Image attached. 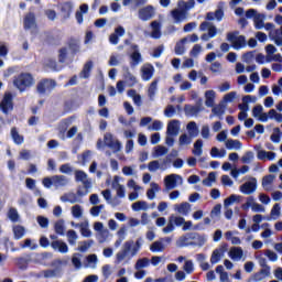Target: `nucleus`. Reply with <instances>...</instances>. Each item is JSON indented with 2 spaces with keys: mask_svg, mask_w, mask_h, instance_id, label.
Listing matches in <instances>:
<instances>
[{
  "mask_svg": "<svg viewBox=\"0 0 282 282\" xmlns=\"http://www.w3.org/2000/svg\"><path fill=\"white\" fill-rule=\"evenodd\" d=\"M24 30H32V28H34V25H36V15L34 14V12H29L25 17H24Z\"/></svg>",
  "mask_w": 282,
  "mask_h": 282,
  "instance_id": "ddd939ff",
  "label": "nucleus"
},
{
  "mask_svg": "<svg viewBox=\"0 0 282 282\" xmlns=\"http://www.w3.org/2000/svg\"><path fill=\"white\" fill-rule=\"evenodd\" d=\"M242 144L241 141L239 140H235V139H228L226 141V149H228L229 151H232V149H236L237 151H239V149H241Z\"/></svg>",
  "mask_w": 282,
  "mask_h": 282,
  "instance_id": "7c9ffc66",
  "label": "nucleus"
},
{
  "mask_svg": "<svg viewBox=\"0 0 282 282\" xmlns=\"http://www.w3.org/2000/svg\"><path fill=\"white\" fill-rule=\"evenodd\" d=\"M183 270H184V272H186V274H193V272H195V267L193 265V260L185 261V263L183 265Z\"/></svg>",
  "mask_w": 282,
  "mask_h": 282,
  "instance_id": "09e8293b",
  "label": "nucleus"
},
{
  "mask_svg": "<svg viewBox=\"0 0 282 282\" xmlns=\"http://www.w3.org/2000/svg\"><path fill=\"white\" fill-rule=\"evenodd\" d=\"M131 63H130V67H135L138 65H140V63H142V54H140V51H134L131 55Z\"/></svg>",
  "mask_w": 282,
  "mask_h": 282,
  "instance_id": "c756f323",
  "label": "nucleus"
},
{
  "mask_svg": "<svg viewBox=\"0 0 282 282\" xmlns=\"http://www.w3.org/2000/svg\"><path fill=\"white\" fill-rule=\"evenodd\" d=\"M226 252V249H215L210 257V263L212 265H215V263H219L221 261V254Z\"/></svg>",
  "mask_w": 282,
  "mask_h": 282,
  "instance_id": "bb28decb",
  "label": "nucleus"
},
{
  "mask_svg": "<svg viewBox=\"0 0 282 282\" xmlns=\"http://www.w3.org/2000/svg\"><path fill=\"white\" fill-rule=\"evenodd\" d=\"M32 261V258L30 254H25L24 258H17L15 263L20 270H25L29 265L30 262Z\"/></svg>",
  "mask_w": 282,
  "mask_h": 282,
  "instance_id": "aec40b11",
  "label": "nucleus"
},
{
  "mask_svg": "<svg viewBox=\"0 0 282 282\" xmlns=\"http://www.w3.org/2000/svg\"><path fill=\"white\" fill-rule=\"evenodd\" d=\"M170 219H172V223L174 224V226H184V217L182 216H170Z\"/></svg>",
  "mask_w": 282,
  "mask_h": 282,
  "instance_id": "e2e57ef3",
  "label": "nucleus"
},
{
  "mask_svg": "<svg viewBox=\"0 0 282 282\" xmlns=\"http://www.w3.org/2000/svg\"><path fill=\"white\" fill-rule=\"evenodd\" d=\"M72 215L75 217V219H79V217H83V208L80 205H74L72 207Z\"/></svg>",
  "mask_w": 282,
  "mask_h": 282,
  "instance_id": "603ef678",
  "label": "nucleus"
},
{
  "mask_svg": "<svg viewBox=\"0 0 282 282\" xmlns=\"http://www.w3.org/2000/svg\"><path fill=\"white\" fill-rule=\"evenodd\" d=\"M227 41L231 44L234 50H241V47H246V36L239 35V31L227 33Z\"/></svg>",
  "mask_w": 282,
  "mask_h": 282,
  "instance_id": "f03ea898",
  "label": "nucleus"
},
{
  "mask_svg": "<svg viewBox=\"0 0 282 282\" xmlns=\"http://www.w3.org/2000/svg\"><path fill=\"white\" fill-rule=\"evenodd\" d=\"M150 250H151V252H163L164 251V243H162L161 241H154L150 246Z\"/></svg>",
  "mask_w": 282,
  "mask_h": 282,
  "instance_id": "a18cd8bd",
  "label": "nucleus"
},
{
  "mask_svg": "<svg viewBox=\"0 0 282 282\" xmlns=\"http://www.w3.org/2000/svg\"><path fill=\"white\" fill-rule=\"evenodd\" d=\"M104 142L106 147H108V149H111L113 151V153H118L122 149V143H120V141L118 140H113V134L109 132L105 134Z\"/></svg>",
  "mask_w": 282,
  "mask_h": 282,
  "instance_id": "39448f33",
  "label": "nucleus"
},
{
  "mask_svg": "<svg viewBox=\"0 0 282 282\" xmlns=\"http://www.w3.org/2000/svg\"><path fill=\"white\" fill-rule=\"evenodd\" d=\"M235 98H237V93L230 91L224 96V102H232V100H235Z\"/></svg>",
  "mask_w": 282,
  "mask_h": 282,
  "instance_id": "774afa93",
  "label": "nucleus"
},
{
  "mask_svg": "<svg viewBox=\"0 0 282 282\" xmlns=\"http://www.w3.org/2000/svg\"><path fill=\"white\" fill-rule=\"evenodd\" d=\"M204 108L202 107V102H197L195 106L191 104H186L184 106V113L187 118H193L195 116H199Z\"/></svg>",
  "mask_w": 282,
  "mask_h": 282,
  "instance_id": "423d86ee",
  "label": "nucleus"
},
{
  "mask_svg": "<svg viewBox=\"0 0 282 282\" xmlns=\"http://www.w3.org/2000/svg\"><path fill=\"white\" fill-rule=\"evenodd\" d=\"M93 67H94V62L88 61V62L84 65V67H83V69H82L80 77H82V78H89V76H90V74H91Z\"/></svg>",
  "mask_w": 282,
  "mask_h": 282,
  "instance_id": "c85d7f7f",
  "label": "nucleus"
},
{
  "mask_svg": "<svg viewBox=\"0 0 282 282\" xmlns=\"http://www.w3.org/2000/svg\"><path fill=\"white\" fill-rule=\"evenodd\" d=\"M117 186V197L120 199L124 198L127 196V191L124 189V185H120L119 177L115 176L112 182V188H116Z\"/></svg>",
  "mask_w": 282,
  "mask_h": 282,
  "instance_id": "dca6fc26",
  "label": "nucleus"
},
{
  "mask_svg": "<svg viewBox=\"0 0 282 282\" xmlns=\"http://www.w3.org/2000/svg\"><path fill=\"white\" fill-rule=\"evenodd\" d=\"M53 186L56 188L61 186H67V176L65 175H54L53 176Z\"/></svg>",
  "mask_w": 282,
  "mask_h": 282,
  "instance_id": "a878e982",
  "label": "nucleus"
},
{
  "mask_svg": "<svg viewBox=\"0 0 282 282\" xmlns=\"http://www.w3.org/2000/svg\"><path fill=\"white\" fill-rule=\"evenodd\" d=\"M258 160H269V162H272L274 158H276V153L274 152H268L265 150H259L257 153Z\"/></svg>",
  "mask_w": 282,
  "mask_h": 282,
  "instance_id": "412c9836",
  "label": "nucleus"
},
{
  "mask_svg": "<svg viewBox=\"0 0 282 282\" xmlns=\"http://www.w3.org/2000/svg\"><path fill=\"white\" fill-rule=\"evenodd\" d=\"M51 248H53V250H57V252H61L62 254H67V252H69V247L63 240L52 241Z\"/></svg>",
  "mask_w": 282,
  "mask_h": 282,
  "instance_id": "f8f14e48",
  "label": "nucleus"
},
{
  "mask_svg": "<svg viewBox=\"0 0 282 282\" xmlns=\"http://www.w3.org/2000/svg\"><path fill=\"white\" fill-rule=\"evenodd\" d=\"M55 87H56V80L50 79V78H43L37 83L36 91L41 96H44V94H50V91H52Z\"/></svg>",
  "mask_w": 282,
  "mask_h": 282,
  "instance_id": "7ed1b4c3",
  "label": "nucleus"
},
{
  "mask_svg": "<svg viewBox=\"0 0 282 282\" xmlns=\"http://www.w3.org/2000/svg\"><path fill=\"white\" fill-rule=\"evenodd\" d=\"M175 230V225L173 223V218H169L167 225L163 228V232L169 235V232H173Z\"/></svg>",
  "mask_w": 282,
  "mask_h": 282,
  "instance_id": "052dcab7",
  "label": "nucleus"
},
{
  "mask_svg": "<svg viewBox=\"0 0 282 282\" xmlns=\"http://www.w3.org/2000/svg\"><path fill=\"white\" fill-rule=\"evenodd\" d=\"M56 235H65V221L63 219L57 220L54 225Z\"/></svg>",
  "mask_w": 282,
  "mask_h": 282,
  "instance_id": "ea45409f",
  "label": "nucleus"
},
{
  "mask_svg": "<svg viewBox=\"0 0 282 282\" xmlns=\"http://www.w3.org/2000/svg\"><path fill=\"white\" fill-rule=\"evenodd\" d=\"M36 221L42 228H47L50 226V219L45 216H37Z\"/></svg>",
  "mask_w": 282,
  "mask_h": 282,
  "instance_id": "4d7b16f0",
  "label": "nucleus"
},
{
  "mask_svg": "<svg viewBox=\"0 0 282 282\" xmlns=\"http://www.w3.org/2000/svg\"><path fill=\"white\" fill-rule=\"evenodd\" d=\"M160 192V185L158 183H151V188L147 191L148 199H155V193Z\"/></svg>",
  "mask_w": 282,
  "mask_h": 282,
  "instance_id": "72a5a7b5",
  "label": "nucleus"
},
{
  "mask_svg": "<svg viewBox=\"0 0 282 282\" xmlns=\"http://www.w3.org/2000/svg\"><path fill=\"white\" fill-rule=\"evenodd\" d=\"M189 246H204L206 243V237L199 235L198 232H189L188 234Z\"/></svg>",
  "mask_w": 282,
  "mask_h": 282,
  "instance_id": "9b49d317",
  "label": "nucleus"
},
{
  "mask_svg": "<svg viewBox=\"0 0 282 282\" xmlns=\"http://www.w3.org/2000/svg\"><path fill=\"white\" fill-rule=\"evenodd\" d=\"M248 102H252V96L250 95H246L245 97H242V104L238 105V108L240 109V111L248 112V109H249Z\"/></svg>",
  "mask_w": 282,
  "mask_h": 282,
  "instance_id": "c9c22d12",
  "label": "nucleus"
},
{
  "mask_svg": "<svg viewBox=\"0 0 282 282\" xmlns=\"http://www.w3.org/2000/svg\"><path fill=\"white\" fill-rule=\"evenodd\" d=\"M175 107L173 105H169L164 110V116L166 118H173V116H175Z\"/></svg>",
  "mask_w": 282,
  "mask_h": 282,
  "instance_id": "680f3d73",
  "label": "nucleus"
},
{
  "mask_svg": "<svg viewBox=\"0 0 282 282\" xmlns=\"http://www.w3.org/2000/svg\"><path fill=\"white\" fill-rule=\"evenodd\" d=\"M177 180H182V176L178 174H170L165 176L164 184L167 191H173L177 186Z\"/></svg>",
  "mask_w": 282,
  "mask_h": 282,
  "instance_id": "9d476101",
  "label": "nucleus"
},
{
  "mask_svg": "<svg viewBox=\"0 0 282 282\" xmlns=\"http://www.w3.org/2000/svg\"><path fill=\"white\" fill-rule=\"evenodd\" d=\"M131 248H133V240L126 241L123 243V250L116 254V263H122L129 256V252H131Z\"/></svg>",
  "mask_w": 282,
  "mask_h": 282,
  "instance_id": "0eeeda50",
  "label": "nucleus"
},
{
  "mask_svg": "<svg viewBox=\"0 0 282 282\" xmlns=\"http://www.w3.org/2000/svg\"><path fill=\"white\" fill-rule=\"evenodd\" d=\"M212 113H214V116H217L218 118H221V116L226 113V109L224 108V106L218 105L212 109Z\"/></svg>",
  "mask_w": 282,
  "mask_h": 282,
  "instance_id": "3c124183",
  "label": "nucleus"
},
{
  "mask_svg": "<svg viewBox=\"0 0 282 282\" xmlns=\"http://www.w3.org/2000/svg\"><path fill=\"white\" fill-rule=\"evenodd\" d=\"M14 97L12 96V93H6L3 95L2 100L0 101V109L2 113L8 116L10 111L14 110Z\"/></svg>",
  "mask_w": 282,
  "mask_h": 282,
  "instance_id": "20e7f679",
  "label": "nucleus"
},
{
  "mask_svg": "<svg viewBox=\"0 0 282 282\" xmlns=\"http://www.w3.org/2000/svg\"><path fill=\"white\" fill-rule=\"evenodd\" d=\"M147 202L144 200H139L132 204V210H134V213H138L139 210H147Z\"/></svg>",
  "mask_w": 282,
  "mask_h": 282,
  "instance_id": "37998d69",
  "label": "nucleus"
},
{
  "mask_svg": "<svg viewBox=\"0 0 282 282\" xmlns=\"http://www.w3.org/2000/svg\"><path fill=\"white\" fill-rule=\"evenodd\" d=\"M186 41H188V39L184 37L178 43H176V45L174 47V52H175L176 56H182V54H184V52H186V47H184V43H186Z\"/></svg>",
  "mask_w": 282,
  "mask_h": 282,
  "instance_id": "473e14b6",
  "label": "nucleus"
},
{
  "mask_svg": "<svg viewBox=\"0 0 282 282\" xmlns=\"http://www.w3.org/2000/svg\"><path fill=\"white\" fill-rule=\"evenodd\" d=\"M239 197L240 196H237L235 194L230 195L229 197H227L225 200H224V206L225 208H228V206H232V204H235V202H239Z\"/></svg>",
  "mask_w": 282,
  "mask_h": 282,
  "instance_id": "de8ad7c7",
  "label": "nucleus"
},
{
  "mask_svg": "<svg viewBox=\"0 0 282 282\" xmlns=\"http://www.w3.org/2000/svg\"><path fill=\"white\" fill-rule=\"evenodd\" d=\"M256 52L257 51H249V52L245 53L242 55V58H243L245 63H250V61H252V58H254Z\"/></svg>",
  "mask_w": 282,
  "mask_h": 282,
  "instance_id": "338daca9",
  "label": "nucleus"
},
{
  "mask_svg": "<svg viewBox=\"0 0 282 282\" xmlns=\"http://www.w3.org/2000/svg\"><path fill=\"white\" fill-rule=\"evenodd\" d=\"M216 181H217V173L210 172L208 176L205 180H203V184L204 186H210V184H213V182H216Z\"/></svg>",
  "mask_w": 282,
  "mask_h": 282,
  "instance_id": "c03bdc74",
  "label": "nucleus"
},
{
  "mask_svg": "<svg viewBox=\"0 0 282 282\" xmlns=\"http://www.w3.org/2000/svg\"><path fill=\"white\" fill-rule=\"evenodd\" d=\"M226 155V149H218L217 147L212 148L210 150V156L212 158H225Z\"/></svg>",
  "mask_w": 282,
  "mask_h": 282,
  "instance_id": "a19ab883",
  "label": "nucleus"
},
{
  "mask_svg": "<svg viewBox=\"0 0 282 282\" xmlns=\"http://www.w3.org/2000/svg\"><path fill=\"white\" fill-rule=\"evenodd\" d=\"M253 23H254L256 30H262L264 25L263 19H261L259 15L253 18Z\"/></svg>",
  "mask_w": 282,
  "mask_h": 282,
  "instance_id": "69168bd1",
  "label": "nucleus"
},
{
  "mask_svg": "<svg viewBox=\"0 0 282 282\" xmlns=\"http://www.w3.org/2000/svg\"><path fill=\"white\" fill-rule=\"evenodd\" d=\"M153 17H155V9L153 6H147L139 10V19L141 21H150Z\"/></svg>",
  "mask_w": 282,
  "mask_h": 282,
  "instance_id": "6e6552de",
  "label": "nucleus"
},
{
  "mask_svg": "<svg viewBox=\"0 0 282 282\" xmlns=\"http://www.w3.org/2000/svg\"><path fill=\"white\" fill-rule=\"evenodd\" d=\"M178 142H180L181 147H184V144H191V142H193V140L191 139V137H188V134L183 133V134H181Z\"/></svg>",
  "mask_w": 282,
  "mask_h": 282,
  "instance_id": "bf43d9fd",
  "label": "nucleus"
},
{
  "mask_svg": "<svg viewBox=\"0 0 282 282\" xmlns=\"http://www.w3.org/2000/svg\"><path fill=\"white\" fill-rule=\"evenodd\" d=\"M11 138L14 144H23L25 142V138L19 133L17 127L11 128Z\"/></svg>",
  "mask_w": 282,
  "mask_h": 282,
  "instance_id": "5701e85b",
  "label": "nucleus"
},
{
  "mask_svg": "<svg viewBox=\"0 0 282 282\" xmlns=\"http://www.w3.org/2000/svg\"><path fill=\"white\" fill-rule=\"evenodd\" d=\"M67 237H68V243H70V246H74V243H76V239H78V235L74 229H70L67 231Z\"/></svg>",
  "mask_w": 282,
  "mask_h": 282,
  "instance_id": "5fc2aeb1",
  "label": "nucleus"
},
{
  "mask_svg": "<svg viewBox=\"0 0 282 282\" xmlns=\"http://www.w3.org/2000/svg\"><path fill=\"white\" fill-rule=\"evenodd\" d=\"M254 160V152L253 151H248L245 153V155L241 158L242 164H250Z\"/></svg>",
  "mask_w": 282,
  "mask_h": 282,
  "instance_id": "8fccbe9b",
  "label": "nucleus"
},
{
  "mask_svg": "<svg viewBox=\"0 0 282 282\" xmlns=\"http://www.w3.org/2000/svg\"><path fill=\"white\" fill-rule=\"evenodd\" d=\"M8 217L10 221H12L13 224H17V221H19V212L17 210V208L11 207L8 212Z\"/></svg>",
  "mask_w": 282,
  "mask_h": 282,
  "instance_id": "79ce46f5",
  "label": "nucleus"
},
{
  "mask_svg": "<svg viewBox=\"0 0 282 282\" xmlns=\"http://www.w3.org/2000/svg\"><path fill=\"white\" fill-rule=\"evenodd\" d=\"M148 265H149V259L141 258L135 262L134 268L135 270H141V268H148Z\"/></svg>",
  "mask_w": 282,
  "mask_h": 282,
  "instance_id": "864d4df0",
  "label": "nucleus"
},
{
  "mask_svg": "<svg viewBox=\"0 0 282 282\" xmlns=\"http://www.w3.org/2000/svg\"><path fill=\"white\" fill-rule=\"evenodd\" d=\"M80 243L82 246L78 247L79 252H87V249L94 246V240H85Z\"/></svg>",
  "mask_w": 282,
  "mask_h": 282,
  "instance_id": "6e6d98bb",
  "label": "nucleus"
},
{
  "mask_svg": "<svg viewBox=\"0 0 282 282\" xmlns=\"http://www.w3.org/2000/svg\"><path fill=\"white\" fill-rule=\"evenodd\" d=\"M75 181L83 182L85 188H89V186H91V183L87 181V173H85L83 170H77L75 172Z\"/></svg>",
  "mask_w": 282,
  "mask_h": 282,
  "instance_id": "2eb2a0df",
  "label": "nucleus"
},
{
  "mask_svg": "<svg viewBox=\"0 0 282 282\" xmlns=\"http://www.w3.org/2000/svg\"><path fill=\"white\" fill-rule=\"evenodd\" d=\"M64 19H69L72 17V11L74 10V4L72 2H64L59 8Z\"/></svg>",
  "mask_w": 282,
  "mask_h": 282,
  "instance_id": "f3484780",
  "label": "nucleus"
},
{
  "mask_svg": "<svg viewBox=\"0 0 282 282\" xmlns=\"http://www.w3.org/2000/svg\"><path fill=\"white\" fill-rule=\"evenodd\" d=\"M13 235L14 239L17 240L23 239V237L25 236V227L17 225L15 227H13Z\"/></svg>",
  "mask_w": 282,
  "mask_h": 282,
  "instance_id": "f704fd0d",
  "label": "nucleus"
},
{
  "mask_svg": "<svg viewBox=\"0 0 282 282\" xmlns=\"http://www.w3.org/2000/svg\"><path fill=\"white\" fill-rule=\"evenodd\" d=\"M229 257L230 259L235 260H239L243 258V249H241L240 247H234L230 249L229 251Z\"/></svg>",
  "mask_w": 282,
  "mask_h": 282,
  "instance_id": "393cba45",
  "label": "nucleus"
},
{
  "mask_svg": "<svg viewBox=\"0 0 282 282\" xmlns=\"http://www.w3.org/2000/svg\"><path fill=\"white\" fill-rule=\"evenodd\" d=\"M141 72L143 80H151L153 78V74H155V67L149 64L148 66L143 67Z\"/></svg>",
  "mask_w": 282,
  "mask_h": 282,
  "instance_id": "6ab92c4d",
  "label": "nucleus"
},
{
  "mask_svg": "<svg viewBox=\"0 0 282 282\" xmlns=\"http://www.w3.org/2000/svg\"><path fill=\"white\" fill-rule=\"evenodd\" d=\"M105 209V205H97L90 208V215H93V217H98V215H100V210Z\"/></svg>",
  "mask_w": 282,
  "mask_h": 282,
  "instance_id": "0e129e2a",
  "label": "nucleus"
},
{
  "mask_svg": "<svg viewBox=\"0 0 282 282\" xmlns=\"http://www.w3.org/2000/svg\"><path fill=\"white\" fill-rule=\"evenodd\" d=\"M240 191L243 195H252L257 191V178L252 177L251 181L246 182L240 186Z\"/></svg>",
  "mask_w": 282,
  "mask_h": 282,
  "instance_id": "1a4fd4ad",
  "label": "nucleus"
},
{
  "mask_svg": "<svg viewBox=\"0 0 282 282\" xmlns=\"http://www.w3.org/2000/svg\"><path fill=\"white\" fill-rule=\"evenodd\" d=\"M148 170L150 171V173H155V171L160 170V161H151L148 164Z\"/></svg>",
  "mask_w": 282,
  "mask_h": 282,
  "instance_id": "13d9d810",
  "label": "nucleus"
},
{
  "mask_svg": "<svg viewBox=\"0 0 282 282\" xmlns=\"http://www.w3.org/2000/svg\"><path fill=\"white\" fill-rule=\"evenodd\" d=\"M167 135H177L180 133V120H172L167 123Z\"/></svg>",
  "mask_w": 282,
  "mask_h": 282,
  "instance_id": "4468645a",
  "label": "nucleus"
},
{
  "mask_svg": "<svg viewBox=\"0 0 282 282\" xmlns=\"http://www.w3.org/2000/svg\"><path fill=\"white\" fill-rule=\"evenodd\" d=\"M274 133L271 134L270 139L271 141H273L275 144H279V142H281V129L280 128H274L273 129Z\"/></svg>",
  "mask_w": 282,
  "mask_h": 282,
  "instance_id": "49530a36",
  "label": "nucleus"
},
{
  "mask_svg": "<svg viewBox=\"0 0 282 282\" xmlns=\"http://www.w3.org/2000/svg\"><path fill=\"white\" fill-rule=\"evenodd\" d=\"M123 69H124L123 78L126 83H128V87H133L134 85H137L138 79L135 78V76H133V74H131V70H129V67H124Z\"/></svg>",
  "mask_w": 282,
  "mask_h": 282,
  "instance_id": "a211bd4d",
  "label": "nucleus"
},
{
  "mask_svg": "<svg viewBox=\"0 0 282 282\" xmlns=\"http://www.w3.org/2000/svg\"><path fill=\"white\" fill-rule=\"evenodd\" d=\"M187 131L192 138H197L199 135V129L197 128V123L195 121L187 123Z\"/></svg>",
  "mask_w": 282,
  "mask_h": 282,
  "instance_id": "2f4dec72",
  "label": "nucleus"
},
{
  "mask_svg": "<svg viewBox=\"0 0 282 282\" xmlns=\"http://www.w3.org/2000/svg\"><path fill=\"white\" fill-rule=\"evenodd\" d=\"M61 202L69 203V204H76L78 202H82L80 198H78V195L75 193H67L61 196Z\"/></svg>",
  "mask_w": 282,
  "mask_h": 282,
  "instance_id": "b1692460",
  "label": "nucleus"
},
{
  "mask_svg": "<svg viewBox=\"0 0 282 282\" xmlns=\"http://www.w3.org/2000/svg\"><path fill=\"white\" fill-rule=\"evenodd\" d=\"M172 17L176 23H180V22L184 21V19H186V11L181 10V9H174L172 11Z\"/></svg>",
  "mask_w": 282,
  "mask_h": 282,
  "instance_id": "cd10ccee",
  "label": "nucleus"
},
{
  "mask_svg": "<svg viewBox=\"0 0 282 282\" xmlns=\"http://www.w3.org/2000/svg\"><path fill=\"white\" fill-rule=\"evenodd\" d=\"M158 91V79H154L148 89V96L150 98V100H153V98H155V93Z\"/></svg>",
  "mask_w": 282,
  "mask_h": 282,
  "instance_id": "4c0bfd02",
  "label": "nucleus"
},
{
  "mask_svg": "<svg viewBox=\"0 0 282 282\" xmlns=\"http://www.w3.org/2000/svg\"><path fill=\"white\" fill-rule=\"evenodd\" d=\"M274 174H268L265 176L262 177V187L265 189V191H270V188H268V186H271V184H273L274 182Z\"/></svg>",
  "mask_w": 282,
  "mask_h": 282,
  "instance_id": "e433bc0d",
  "label": "nucleus"
},
{
  "mask_svg": "<svg viewBox=\"0 0 282 282\" xmlns=\"http://www.w3.org/2000/svg\"><path fill=\"white\" fill-rule=\"evenodd\" d=\"M204 147V141L202 139H198L195 141L194 143V150L192 151V153L194 155H202L203 150L202 148Z\"/></svg>",
  "mask_w": 282,
  "mask_h": 282,
  "instance_id": "58836bf2",
  "label": "nucleus"
},
{
  "mask_svg": "<svg viewBox=\"0 0 282 282\" xmlns=\"http://www.w3.org/2000/svg\"><path fill=\"white\" fill-rule=\"evenodd\" d=\"M13 85L19 91H26L34 85V77L30 73H21L13 78Z\"/></svg>",
  "mask_w": 282,
  "mask_h": 282,
  "instance_id": "f257e3e1",
  "label": "nucleus"
},
{
  "mask_svg": "<svg viewBox=\"0 0 282 282\" xmlns=\"http://www.w3.org/2000/svg\"><path fill=\"white\" fill-rule=\"evenodd\" d=\"M174 209L176 210V213H180V215H188V213L191 212V204L186 202L176 204L174 205Z\"/></svg>",
  "mask_w": 282,
  "mask_h": 282,
  "instance_id": "4be33fe9",
  "label": "nucleus"
}]
</instances>
